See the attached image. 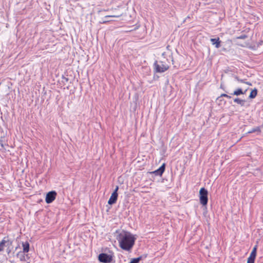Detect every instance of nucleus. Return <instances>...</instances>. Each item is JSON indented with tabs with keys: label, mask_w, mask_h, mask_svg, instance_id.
Segmentation results:
<instances>
[{
	"label": "nucleus",
	"mask_w": 263,
	"mask_h": 263,
	"mask_svg": "<svg viewBox=\"0 0 263 263\" xmlns=\"http://www.w3.org/2000/svg\"><path fill=\"white\" fill-rule=\"evenodd\" d=\"M117 239L120 248L125 251H129L133 248L136 238L130 232L123 231L118 235Z\"/></svg>",
	"instance_id": "1"
},
{
	"label": "nucleus",
	"mask_w": 263,
	"mask_h": 263,
	"mask_svg": "<svg viewBox=\"0 0 263 263\" xmlns=\"http://www.w3.org/2000/svg\"><path fill=\"white\" fill-rule=\"evenodd\" d=\"M154 66L155 71L156 72L162 73L166 71L169 68V66L162 61L159 63L157 61H155Z\"/></svg>",
	"instance_id": "2"
},
{
	"label": "nucleus",
	"mask_w": 263,
	"mask_h": 263,
	"mask_svg": "<svg viewBox=\"0 0 263 263\" xmlns=\"http://www.w3.org/2000/svg\"><path fill=\"white\" fill-rule=\"evenodd\" d=\"M208 191L204 187H202L199 191L200 202L203 205H206L208 203Z\"/></svg>",
	"instance_id": "3"
},
{
	"label": "nucleus",
	"mask_w": 263,
	"mask_h": 263,
	"mask_svg": "<svg viewBox=\"0 0 263 263\" xmlns=\"http://www.w3.org/2000/svg\"><path fill=\"white\" fill-rule=\"evenodd\" d=\"M99 260L103 263H109L112 260V256L106 253H101L98 257Z\"/></svg>",
	"instance_id": "4"
},
{
	"label": "nucleus",
	"mask_w": 263,
	"mask_h": 263,
	"mask_svg": "<svg viewBox=\"0 0 263 263\" xmlns=\"http://www.w3.org/2000/svg\"><path fill=\"white\" fill-rule=\"evenodd\" d=\"M12 241L10 240L8 237H4L0 242V252L3 251L5 246H10L12 245Z\"/></svg>",
	"instance_id": "5"
},
{
	"label": "nucleus",
	"mask_w": 263,
	"mask_h": 263,
	"mask_svg": "<svg viewBox=\"0 0 263 263\" xmlns=\"http://www.w3.org/2000/svg\"><path fill=\"white\" fill-rule=\"evenodd\" d=\"M57 193L55 191H51L46 195L45 201L47 203L52 202L55 199Z\"/></svg>",
	"instance_id": "6"
},
{
	"label": "nucleus",
	"mask_w": 263,
	"mask_h": 263,
	"mask_svg": "<svg viewBox=\"0 0 263 263\" xmlns=\"http://www.w3.org/2000/svg\"><path fill=\"white\" fill-rule=\"evenodd\" d=\"M257 246L256 245L253 249L250 256L248 258L247 263H254L256 255Z\"/></svg>",
	"instance_id": "7"
},
{
	"label": "nucleus",
	"mask_w": 263,
	"mask_h": 263,
	"mask_svg": "<svg viewBox=\"0 0 263 263\" xmlns=\"http://www.w3.org/2000/svg\"><path fill=\"white\" fill-rule=\"evenodd\" d=\"M165 168V164L163 163L158 169L152 172L156 176H162V174L164 172Z\"/></svg>",
	"instance_id": "8"
},
{
	"label": "nucleus",
	"mask_w": 263,
	"mask_h": 263,
	"mask_svg": "<svg viewBox=\"0 0 263 263\" xmlns=\"http://www.w3.org/2000/svg\"><path fill=\"white\" fill-rule=\"evenodd\" d=\"M117 198L118 193L116 192H114L108 201V203L110 205L115 203L117 200Z\"/></svg>",
	"instance_id": "9"
},
{
	"label": "nucleus",
	"mask_w": 263,
	"mask_h": 263,
	"mask_svg": "<svg viewBox=\"0 0 263 263\" xmlns=\"http://www.w3.org/2000/svg\"><path fill=\"white\" fill-rule=\"evenodd\" d=\"M26 253L20 251L16 254V257L20 259L21 261H24L26 260V256L27 255L25 254Z\"/></svg>",
	"instance_id": "10"
},
{
	"label": "nucleus",
	"mask_w": 263,
	"mask_h": 263,
	"mask_svg": "<svg viewBox=\"0 0 263 263\" xmlns=\"http://www.w3.org/2000/svg\"><path fill=\"white\" fill-rule=\"evenodd\" d=\"M210 41L212 44L215 45L216 48H218L220 47L221 41H220L219 37H217V39H211Z\"/></svg>",
	"instance_id": "11"
},
{
	"label": "nucleus",
	"mask_w": 263,
	"mask_h": 263,
	"mask_svg": "<svg viewBox=\"0 0 263 263\" xmlns=\"http://www.w3.org/2000/svg\"><path fill=\"white\" fill-rule=\"evenodd\" d=\"M22 246H23V252L25 253H28L29 251V243L28 241H26L25 242L22 243Z\"/></svg>",
	"instance_id": "12"
},
{
	"label": "nucleus",
	"mask_w": 263,
	"mask_h": 263,
	"mask_svg": "<svg viewBox=\"0 0 263 263\" xmlns=\"http://www.w3.org/2000/svg\"><path fill=\"white\" fill-rule=\"evenodd\" d=\"M247 89L243 91L242 89L240 88H237V89H236L234 92L233 93H232L231 95H235V96H239L240 95H243V94H245L246 91H247Z\"/></svg>",
	"instance_id": "13"
},
{
	"label": "nucleus",
	"mask_w": 263,
	"mask_h": 263,
	"mask_svg": "<svg viewBox=\"0 0 263 263\" xmlns=\"http://www.w3.org/2000/svg\"><path fill=\"white\" fill-rule=\"evenodd\" d=\"M234 102L238 104H239L241 106H243L245 105L246 101L245 100L240 99L238 98H236L234 99Z\"/></svg>",
	"instance_id": "14"
},
{
	"label": "nucleus",
	"mask_w": 263,
	"mask_h": 263,
	"mask_svg": "<svg viewBox=\"0 0 263 263\" xmlns=\"http://www.w3.org/2000/svg\"><path fill=\"white\" fill-rule=\"evenodd\" d=\"M0 144L2 148H4L5 146L7 145L6 138L4 136L0 137Z\"/></svg>",
	"instance_id": "15"
},
{
	"label": "nucleus",
	"mask_w": 263,
	"mask_h": 263,
	"mask_svg": "<svg viewBox=\"0 0 263 263\" xmlns=\"http://www.w3.org/2000/svg\"><path fill=\"white\" fill-rule=\"evenodd\" d=\"M257 95V90L256 88H254L253 90L251 91L249 97L250 99H253L256 97Z\"/></svg>",
	"instance_id": "16"
},
{
	"label": "nucleus",
	"mask_w": 263,
	"mask_h": 263,
	"mask_svg": "<svg viewBox=\"0 0 263 263\" xmlns=\"http://www.w3.org/2000/svg\"><path fill=\"white\" fill-rule=\"evenodd\" d=\"M260 128L259 126L255 127L247 132V134H251L255 132L260 133Z\"/></svg>",
	"instance_id": "17"
},
{
	"label": "nucleus",
	"mask_w": 263,
	"mask_h": 263,
	"mask_svg": "<svg viewBox=\"0 0 263 263\" xmlns=\"http://www.w3.org/2000/svg\"><path fill=\"white\" fill-rule=\"evenodd\" d=\"M253 175L255 176L260 177L261 176V172L260 169H256L253 172Z\"/></svg>",
	"instance_id": "18"
},
{
	"label": "nucleus",
	"mask_w": 263,
	"mask_h": 263,
	"mask_svg": "<svg viewBox=\"0 0 263 263\" xmlns=\"http://www.w3.org/2000/svg\"><path fill=\"white\" fill-rule=\"evenodd\" d=\"M141 257H139L138 258H134L129 263H139V262L141 260Z\"/></svg>",
	"instance_id": "19"
},
{
	"label": "nucleus",
	"mask_w": 263,
	"mask_h": 263,
	"mask_svg": "<svg viewBox=\"0 0 263 263\" xmlns=\"http://www.w3.org/2000/svg\"><path fill=\"white\" fill-rule=\"evenodd\" d=\"M220 97H226V98H228V99H231V96H229V95H227L226 93H222V94H221Z\"/></svg>",
	"instance_id": "20"
},
{
	"label": "nucleus",
	"mask_w": 263,
	"mask_h": 263,
	"mask_svg": "<svg viewBox=\"0 0 263 263\" xmlns=\"http://www.w3.org/2000/svg\"><path fill=\"white\" fill-rule=\"evenodd\" d=\"M120 16H121V14L108 15V16H106L105 17H118Z\"/></svg>",
	"instance_id": "21"
},
{
	"label": "nucleus",
	"mask_w": 263,
	"mask_h": 263,
	"mask_svg": "<svg viewBox=\"0 0 263 263\" xmlns=\"http://www.w3.org/2000/svg\"><path fill=\"white\" fill-rule=\"evenodd\" d=\"M246 37V35H241L239 37H238V39H244Z\"/></svg>",
	"instance_id": "22"
},
{
	"label": "nucleus",
	"mask_w": 263,
	"mask_h": 263,
	"mask_svg": "<svg viewBox=\"0 0 263 263\" xmlns=\"http://www.w3.org/2000/svg\"><path fill=\"white\" fill-rule=\"evenodd\" d=\"M118 189H119V186H116V188H115V189L114 192H116V193H117V191H118Z\"/></svg>",
	"instance_id": "23"
},
{
	"label": "nucleus",
	"mask_w": 263,
	"mask_h": 263,
	"mask_svg": "<svg viewBox=\"0 0 263 263\" xmlns=\"http://www.w3.org/2000/svg\"><path fill=\"white\" fill-rule=\"evenodd\" d=\"M237 80H238V81L239 82H241V83H245V82H245V81H244V80H240V79H238Z\"/></svg>",
	"instance_id": "24"
},
{
	"label": "nucleus",
	"mask_w": 263,
	"mask_h": 263,
	"mask_svg": "<svg viewBox=\"0 0 263 263\" xmlns=\"http://www.w3.org/2000/svg\"><path fill=\"white\" fill-rule=\"evenodd\" d=\"M245 83L248 84V85H250V86L252 85V84L250 82H245Z\"/></svg>",
	"instance_id": "25"
},
{
	"label": "nucleus",
	"mask_w": 263,
	"mask_h": 263,
	"mask_svg": "<svg viewBox=\"0 0 263 263\" xmlns=\"http://www.w3.org/2000/svg\"><path fill=\"white\" fill-rule=\"evenodd\" d=\"M172 63L173 64H174V60H173V57H172Z\"/></svg>",
	"instance_id": "26"
},
{
	"label": "nucleus",
	"mask_w": 263,
	"mask_h": 263,
	"mask_svg": "<svg viewBox=\"0 0 263 263\" xmlns=\"http://www.w3.org/2000/svg\"><path fill=\"white\" fill-rule=\"evenodd\" d=\"M169 47H170V46H169V45H168V46L166 47L167 49H169Z\"/></svg>",
	"instance_id": "27"
},
{
	"label": "nucleus",
	"mask_w": 263,
	"mask_h": 263,
	"mask_svg": "<svg viewBox=\"0 0 263 263\" xmlns=\"http://www.w3.org/2000/svg\"><path fill=\"white\" fill-rule=\"evenodd\" d=\"M220 87L223 88V86H222V85H221Z\"/></svg>",
	"instance_id": "28"
},
{
	"label": "nucleus",
	"mask_w": 263,
	"mask_h": 263,
	"mask_svg": "<svg viewBox=\"0 0 263 263\" xmlns=\"http://www.w3.org/2000/svg\"><path fill=\"white\" fill-rule=\"evenodd\" d=\"M220 87L223 88V86H222V85H221Z\"/></svg>",
	"instance_id": "29"
}]
</instances>
